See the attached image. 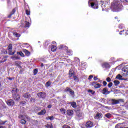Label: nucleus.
I'll return each mask as SVG.
<instances>
[{"label": "nucleus", "mask_w": 128, "mask_h": 128, "mask_svg": "<svg viewBox=\"0 0 128 128\" xmlns=\"http://www.w3.org/2000/svg\"><path fill=\"white\" fill-rule=\"evenodd\" d=\"M120 5L118 0H114V2L111 4V8L113 12H120Z\"/></svg>", "instance_id": "1"}, {"label": "nucleus", "mask_w": 128, "mask_h": 128, "mask_svg": "<svg viewBox=\"0 0 128 128\" xmlns=\"http://www.w3.org/2000/svg\"><path fill=\"white\" fill-rule=\"evenodd\" d=\"M88 4L89 6L94 10L98 8V2L96 0H89Z\"/></svg>", "instance_id": "2"}, {"label": "nucleus", "mask_w": 128, "mask_h": 128, "mask_svg": "<svg viewBox=\"0 0 128 128\" xmlns=\"http://www.w3.org/2000/svg\"><path fill=\"white\" fill-rule=\"evenodd\" d=\"M94 126V123L91 121L87 122L86 124H82V128H90Z\"/></svg>", "instance_id": "3"}, {"label": "nucleus", "mask_w": 128, "mask_h": 128, "mask_svg": "<svg viewBox=\"0 0 128 128\" xmlns=\"http://www.w3.org/2000/svg\"><path fill=\"white\" fill-rule=\"evenodd\" d=\"M100 92H102L103 94H108L110 92V91H108V88H103L102 90V89H99Z\"/></svg>", "instance_id": "4"}, {"label": "nucleus", "mask_w": 128, "mask_h": 128, "mask_svg": "<svg viewBox=\"0 0 128 128\" xmlns=\"http://www.w3.org/2000/svg\"><path fill=\"white\" fill-rule=\"evenodd\" d=\"M8 54L10 56H12L14 54V52H12V44H10L8 46Z\"/></svg>", "instance_id": "5"}, {"label": "nucleus", "mask_w": 128, "mask_h": 128, "mask_svg": "<svg viewBox=\"0 0 128 128\" xmlns=\"http://www.w3.org/2000/svg\"><path fill=\"white\" fill-rule=\"evenodd\" d=\"M8 106H14V102L12 100H10L6 101Z\"/></svg>", "instance_id": "6"}, {"label": "nucleus", "mask_w": 128, "mask_h": 128, "mask_svg": "<svg viewBox=\"0 0 128 128\" xmlns=\"http://www.w3.org/2000/svg\"><path fill=\"white\" fill-rule=\"evenodd\" d=\"M38 98H46V94L41 92L38 94Z\"/></svg>", "instance_id": "7"}, {"label": "nucleus", "mask_w": 128, "mask_h": 128, "mask_svg": "<svg viewBox=\"0 0 128 128\" xmlns=\"http://www.w3.org/2000/svg\"><path fill=\"white\" fill-rule=\"evenodd\" d=\"M92 86H94V88H100V86H102V85H100V84H96V82H93L92 83Z\"/></svg>", "instance_id": "8"}, {"label": "nucleus", "mask_w": 128, "mask_h": 128, "mask_svg": "<svg viewBox=\"0 0 128 128\" xmlns=\"http://www.w3.org/2000/svg\"><path fill=\"white\" fill-rule=\"evenodd\" d=\"M46 110H42L40 112H38V116H44V114H46Z\"/></svg>", "instance_id": "9"}, {"label": "nucleus", "mask_w": 128, "mask_h": 128, "mask_svg": "<svg viewBox=\"0 0 128 128\" xmlns=\"http://www.w3.org/2000/svg\"><path fill=\"white\" fill-rule=\"evenodd\" d=\"M102 66L105 68H110V66L108 63L103 64Z\"/></svg>", "instance_id": "10"}, {"label": "nucleus", "mask_w": 128, "mask_h": 128, "mask_svg": "<svg viewBox=\"0 0 128 128\" xmlns=\"http://www.w3.org/2000/svg\"><path fill=\"white\" fill-rule=\"evenodd\" d=\"M66 92H69L70 94H72V96L74 94V90H72L70 88H66Z\"/></svg>", "instance_id": "11"}, {"label": "nucleus", "mask_w": 128, "mask_h": 128, "mask_svg": "<svg viewBox=\"0 0 128 128\" xmlns=\"http://www.w3.org/2000/svg\"><path fill=\"white\" fill-rule=\"evenodd\" d=\"M66 114L68 116H72V114H74V111L72 110H68Z\"/></svg>", "instance_id": "12"}, {"label": "nucleus", "mask_w": 128, "mask_h": 128, "mask_svg": "<svg viewBox=\"0 0 128 128\" xmlns=\"http://www.w3.org/2000/svg\"><path fill=\"white\" fill-rule=\"evenodd\" d=\"M116 78H117V80H124V78H122V76L120 74L116 76Z\"/></svg>", "instance_id": "13"}, {"label": "nucleus", "mask_w": 128, "mask_h": 128, "mask_svg": "<svg viewBox=\"0 0 128 128\" xmlns=\"http://www.w3.org/2000/svg\"><path fill=\"white\" fill-rule=\"evenodd\" d=\"M72 108H76V103L74 102H70Z\"/></svg>", "instance_id": "14"}, {"label": "nucleus", "mask_w": 128, "mask_h": 128, "mask_svg": "<svg viewBox=\"0 0 128 128\" xmlns=\"http://www.w3.org/2000/svg\"><path fill=\"white\" fill-rule=\"evenodd\" d=\"M23 52H24L25 54H26V56H28L30 54V52L26 49L24 50Z\"/></svg>", "instance_id": "15"}, {"label": "nucleus", "mask_w": 128, "mask_h": 128, "mask_svg": "<svg viewBox=\"0 0 128 128\" xmlns=\"http://www.w3.org/2000/svg\"><path fill=\"white\" fill-rule=\"evenodd\" d=\"M8 56H4V58H2V60H0V62H4L6 61V58H8Z\"/></svg>", "instance_id": "16"}, {"label": "nucleus", "mask_w": 128, "mask_h": 128, "mask_svg": "<svg viewBox=\"0 0 128 128\" xmlns=\"http://www.w3.org/2000/svg\"><path fill=\"white\" fill-rule=\"evenodd\" d=\"M10 58H12V60H20V58H18V56L16 55L12 56Z\"/></svg>", "instance_id": "17"}, {"label": "nucleus", "mask_w": 128, "mask_h": 128, "mask_svg": "<svg viewBox=\"0 0 128 128\" xmlns=\"http://www.w3.org/2000/svg\"><path fill=\"white\" fill-rule=\"evenodd\" d=\"M102 118V114H100V113H98L96 116L94 117V118L96 119V118Z\"/></svg>", "instance_id": "18"}, {"label": "nucleus", "mask_w": 128, "mask_h": 128, "mask_svg": "<svg viewBox=\"0 0 128 128\" xmlns=\"http://www.w3.org/2000/svg\"><path fill=\"white\" fill-rule=\"evenodd\" d=\"M24 96L25 98H30V94L28 93H26L24 94Z\"/></svg>", "instance_id": "19"}, {"label": "nucleus", "mask_w": 128, "mask_h": 128, "mask_svg": "<svg viewBox=\"0 0 128 128\" xmlns=\"http://www.w3.org/2000/svg\"><path fill=\"white\" fill-rule=\"evenodd\" d=\"M60 112H62V114H66V110L64 108H61L60 109Z\"/></svg>", "instance_id": "20"}, {"label": "nucleus", "mask_w": 128, "mask_h": 128, "mask_svg": "<svg viewBox=\"0 0 128 128\" xmlns=\"http://www.w3.org/2000/svg\"><path fill=\"white\" fill-rule=\"evenodd\" d=\"M16 12V9H13L10 14L8 16V18H11L12 16Z\"/></svg>", "instance_id": "21"}, {"label": "nucleus", "mask_w": 128, "mask_h": 128, "mask_svg": "<svg viewBox=\"0 0 128 128\" xmlns=\"http://www.w3.org/2000/svg\"><path fill=\"white\" fill-rule=\"evenodd\" d=\"M52 52H56V46H52L51 48Z\"/></svg>", "instance_id": "22"}, {"label": "nucleus", "mask_w": 128, "mask_h": 128, "mask_svg": "<svg viewBox=\"0 0 128 128\" xmlns=\"http://www.w3.org/2000/svg\"><path fill=\"white\" fill-rule=\"evenodd\" d=\"M74 76V70H70L69 71V76Z\"/></svg>", "instance_id": "23"}, {"label": "nucleus", "mask_w": 128, "mask_h": 128, "mask_svg": "<svg viewBox=\"0 0 128 128\" xmlns=\"http://www.w3.org/2000/svg\"><path fill=\"white\" fill-rule=\"evenodd\" d=\"M114 86H118V84H120V81H118V80H115L114 81Z\"/></svg>", "instance_id": "24"}, {"label": "nucleus", "mask_w": 128, "mask_h": 128, "mask_svg": "<svg viewBox=\"0 0 128 128\" xmlns=\"http://www.w3.org/2000/svg\"><path fill=\"white\" fill-rule=\"evenodd\" d=\"M14 36L16 38H20V34H18L16 32L13 33Z\"/></svg>", "instance_id": "25"}, {"label": "nucleus", "mask_w": 128, "mask_h": 128, "mask_svg": "<svg viewBox=\"0 0 128 128\" xmlns=\"http://www.w3.org/2000/svg\"><path fill=\"white\" fill-rule=\"evenodd\" d=\"M105 116L108 118H112V114L108 113L105 115Z\"/></svg>", "instance_id": "26"}, {"label": "nucleus", "mask_w": 128, "mask_h": 128, "mask_svg": "<svg viewBox=\"0 0 128 128\" xmlns=\"http://www.w3.org/2000/svg\"><path fill=\"white\" fill-rule=\"evenodd\" d=\"M6 122H8V120H5V121L0 120V126H2Z\"/></svg>", "instance_id": "27"}, {"label": "nucleus", "mask_w": 128, "mask_h": 128, "mask_svg": "<svg viewBox=\"0 0 128 128\" xmlns=\"http://www.w3.org/2000/svg\"><path fill=\"white\" fill-rule=\"evenodd\" d=\"M54 116H48L47 118H46V120H54Z\"/></svg>", "instance_id": "28"}, {"label": "nucleus", "mask_w": 128, "mask_h": 128, "mask_svg": "<svg viewBox=\"0 0 128 128\" xmlns=\"http://www.w3.org/2000/svg\"><path fill=\"white\" fill-rule=\"evenodd\" d=\"M112 103L114 104H116L119 102L118 100H112Z\"/></svg>", "instance_id": "29"}, {"label": "nucleus", "mask_w": 128, "mask_h": 128, "mask_svg": "<svg viewBox=\"0 0 128 128\" xmlns=\"http://www.w3.org/2000/svg\"><path fill=\"white\" fill-rule=\"evenodd\" d=\"M20 95H17L16 98H14V99L15 100H20Z\"/></svg>", "instance_id": "30"}, {"label": "nucleus", "mask_w": 128, "mask_h": 128, "mask_svg": "<svg viewBox=\"0 0 128 128\" xmlns=\"http://www.w3.org/2000/svg\"><path fill=\"white\" fill-rule=\"evenodd\" d=\"M26 123V120H24V119L21 120L20 124H24Z\"/></svg>", "instance_id": "31"}, {"label": "nucleus", "mask_w": 128, "mask_h": 128, "mask_svg": "<svg viewBox=\"0 0 128 128\" xmlns=\"http://www.w3.org/2000/svg\"><path fill=\"white\" fill-rule=\"evenodd\" d=\"M30 26V22H25V28H28Z\"/></svg>", "instance_id": "32"}, {"label": "nucleus", "mask_w": 128, "mask_h": 128, "mask_svg": "<svg viewBox=\"0 0 128 128\" xmlns=\"http://www.w3.org/2000/svg\"><path fill=\"white\" fill-rule=\"evenodd\" d=\"M67 53L68 54V56H72V50H68Z\"/></svg>", "instance_id": "33"}, {"label": "nucleus", "mask_w": 128, "mask_h": 128, "mask_svg": "<svg viewBox=\"0 0 128 128\" xmlns=\"http://www.w3.org/2000/svg\"><path fill=\"white\" fill-rule=\"evenodd\" d=\"M122 126V124H117L115 128H120Z\"/></svg>", "instance_id": "34"}, {"label": "nucleus", "mask_w": 128, "mask_h": 128, "mask_svg": "<svg viewBox=\"0 0 128 128\" xmlns=\"http://www.w3.org/2000/svg\"><path fill=\"white\" fill-rule=\"evenodd\" d=\"M18 54H19L20 56H22V58H24V53H22V52H18Z\"/></svg>", "instance_id": "35"}, {"label": "nucleus", "mask_w": 128, "mask_h": 128, "mask_svg": "<svg viewBox=\"0 0 128 128\" xmlns=\"http://www.w3.org/2000/svg\"><path fill=\"white\" fill-rule=\"evenodd\" d=\"M46 128H53L52 124H48L46 125Z\"/></svg>", "instance_id": "36"}, {"label": "nucleus", "mask_w": 128, "mask_h": 128, "mask_svg": "<svg viewBox=\"0 0 128 128\" xmlns=\"http://www.w3.org/2000/svg\"><path fill=\"white\" fill-rule=\"evenodd\" d=\"M38 69L36 68L34 70V76H36V74H38Z\"/></svg>", "instance_id": "37"}, {"label": "nucleus", "mask_w": 128, "mask_h": 128, "mask_svg": "<svg viewBox=\"0 0 128 128\" xmlns=\"http://www.w3.org/2000/svg\"><path fill=\"white\" fill-rule=\"evenodd\" d=\"M50 86V82H46V86L48 88V86Z\"/></svg>", "instance_id": "38"}, {"label": "nucleus", "mask_w": 128, "mask_h": 128, "mask_svg": "<svg viewBox=\"0 0 128 128\" xmlns=\"http://www.w3.org/2000/svg\"><path fill=\"white\" fill-rule=\"evenodd\" d=\"M26 14H27V16H30V10H26Z\"/></svg>", "instance_id": "39"}, {"label": "nucleus", "mask_w": 128, "mask_h": 128, "mask_svg": "<svg viewBox=\"0 0 128 128\" xmlns=\"http://www.w3.org/2000/svg\"><path fill=\"white\" fill-rule=\"evenodd\" d=\"M112 82H110L108 84V88H112Z\"/></svg>", "instance_id": "40"}, {"label": "nucleus", "mask_w": 128, "mask_h": 128, "mask_svg": "<svg viewBox=\"0 0 128 128\" xmlns=\"http://www.w3.org/2000/svg\"><path fill=\"white\" fill-rule=\"evenodd\" d=\"M111 80H112L110 79V77L106 78V81L108 82H111Z\"/></svg>", "instance_id": "41"}, {"label": "nucleus", "mask_w": 128, "mask_h": 128, "mask_svg": "<svg viewBox=\"0 0 128 128\" xmlns=\"http://www.w3.org/2000/svg\"><path fill=\"white\" fill-rule=\"evenodd\" d=\"M62 128H70V126H68V125H64L63 126H62Z\"/></svg>", "instance_id": "42"}, {"label": "nucleus", "mask_w": 128, "mask_h": 128, "mask_svg": "<svg viewBox=\"0 0 128 128\" xmlns=\"http://www.w3.org/2000/svg\"><path fill=\"white\" fill-rule=\"evenodd\" d=\"M24 116H22V115H20L18 116V118H24Z\"/></svg>", "instance_id": "43"}, {"label": "nucleus", "mask_w": 128, "mask_h": 128, "mask_svg": "<svg viewBox=\"0 0 128 128\" xmlns=\"http://www.w3.org/2000/svg\"><path fill=\"white\" fill-rule=\"evenodd\" d=\"M123 26L122 24H120L118 26L119 28H120V29L122 28H124V26Z\"/></svg>", "instance_id": "44"}, {"label": "nucleus", "mask_w": 128, "mask_h": 128, "mask_svg": "<svg viewBox=\"0 0 128 128\" xmlns=\"http://www.w3.org/2000/svg\"><path fill=\"white\" fill-rule=\"evenodd\" d=\"M107 84L108 83L106 82V81L103 82V84L104 86H106Z\"/></svg>", "instance_id": "45"}, {"label": "nucleus", "mask_w": 128, "mask_h": 128, "mask_svg": "<svg viewBox=\"0 0 128 128\" xmlns=\"http://www.w3.org/2000/svg\"><path fill=\"white\" fill-rule=\"evenodd\" d=\"M92 78H94V76L90 75V76H89V78H88V80H92Z\"/></svg>", "instance_id": "46"}, {"label": "nucleus", "mask_w": 128, "mask_h": 128, "mask_svg": "<svg viewBox=\"0 0 128 128\" xmlns=\"http://www.w3.org/2000/svg\"><path fill=\"white\" fill-rule=\"evenodd\" d=\"M74 80H76V82H78V78H76V76H74Z\"/></svg>", "instance_id": "47"}, {"label": "nucleus", "mask_w": 128, "mask_h": 128, "mask_svg": "<svg viewBox=\"0 0 128 128\" xmlns=\"http://www.w3.org/2000/svg\"><path fill=\"white\" fill-rule=\"evenodd\" d=\"M122 76H128V72H126V73L122 74Z\"/></svg>", "instance_id": "48"}, {"label": "nucleus", "mask_w": 128, "mask_h": 128, "mask_svg": "<svg viewBox=\"0 0 128 128\" xmlns=\"http://www.w3.org/2000/svg\"><path fill=\"white\" fill-rule=\"evenodd\" d=\"M30 100L32 102H34L35 100L34 98H31Z\"/></svg>", "instance_id": "49"}, {"label": "nucleus", "mask_w": 128, "mask_h": 128, "mask_svg": "<svg viewBox=\"0 0 128 128\" xmlns=\"http://www.w3.org/2000/svg\"><path fill=\"white\" fill-rule=\"evenodd\" d=\"M94 80H98V77L94 76Z\"/></svg>", "instance_id": "50"}, {"label": "nucleus", "mask_w": 128, "mask_h": 128, "mask_svg": "<svg viewBox=\"0 0 128 128\" xmlns=\"http://www.w3.org/2000/svg\"><path fill=\"white\" fill-rule=\"evenodd\" d=\"M25 118H27L28 120H30V117H28V116H25Z\"/></svg>", "instance_id": "51"}, {"label": "nucleus", "mask_w": 128, "mask_h": 128, "mask_svg": "<svg viewBox=\"0 0 128 128\" xmlns=\"http://www.w3.org/2000/svg\"><path fill=\"white\" fill-rule=\"evenodd\" d=\"M124 32V30H122L120 31V34H122V32Z\"/></svg>", "instance_id": "52"}, {"label": "nucleus", "mask_w": 128, "mask_h": 128, "mask_svg": "<svg viewBox=\"0 0 128 128\" xmlns=\"http://www.w3.org/2000/svg\"><path fill=\"white\" fill-rule=\"evenodd\" d=\"M120 128H128V127L126 126H122Z\"/></svg>", "instance_id": "53"}, {"label": "nucleus", "mask_w": 128, "mask_h": 128, "mask_svg": "<svg viewBox=\"0 0 128 128\" xmlns=\"http://www.w3.org/2000/svg\"><path fill=\"white\" fill-rule=\"evenodd\" d=\"M123 72H126H126H128V70H126L125 69H124L123 70Z\"/></svg>", "instance_id": "54"}, {"label": "nucleus", "mask_w": 128, "mask_h": 128, "mask_svg": "<svg viewBox=\"0 0 128 128\" xmlns=\"http://www.w3.org/2000/svg\"><path fill=\"white\" fill-rule=\"evenodd\" d=\"M48 108H52V105L50 104L48 106Z\"/></svg>", "instance_id": "55"}, {"label": "nucleus", "mask_w": 128, "mask_h": 128, "mask_svg": "<svg viewBox=\"0 0 128 128\" xmlns=\"http://www.w3.org/2000/svg\"><path fill=\"white\" fill-rule=\"evenodd\" d=\"M8 78V80H12V78Z\"/></svg>", "instance_id": "56"}, {"label": "nucleus", "mask_w": 128, "mask_h": 128, "mask_svg": "<svg viewBox=\"0 0 128 128\" xmlns=\"http://www.w3.org/2000/svg\"><path fill=\"white\" fill-rule=\"evenodd\" d=\"M88 92H92V90H88Z\"/></svg>", "instance_id": "57"}, {"label": "nucleus", "mask_w": 128, "mask_h": 128, "mask_svg": "<svg viewBox=\"0 0 128 128\" xmlns=\"http://www.w3.org/2000/svg\"><path fill=\"white\" fill-rule=\"evenodd\" d=\"M21 104H26V102H22Z\"/></svg>", "instance_id": "58"}, {"label": "nucleus", "mask_w": 128, "mask_h": 128, "mask_svg": "<svg viewBox=\"0 0 128 128\" xmlns=\"http://www.w3.org/2000/svg\"><path fill=\"white\" fill-rule=\"evenodd\" d=\"M0 128H4V127L2 126H0Z\"/></svg>", "instance_id": "59"}, {"label": "nucleus", "mask_w": 128, "mask_h": 128, "mask_svg": "<svg viewBox=\"0 0 128 128\" xmlns=\"http://www.w3.org/2000/svg\"><path fill=\"white\" fill-rule=\"evenodd\" d=\"M41 66H44V64L42 63V64H41Z\"/></svg>", "instance_id": "60"}, {"label": "nucleus", "mask_w": 128, "mask_h": 128, "mask_svg": "<svg viewBox=\"0 0 128 128\" xmlns=\"http://www.w3.org/2000/svg\"><path fill=\"white\" fill-rule=\"evenodd\" d=\"M60 46H61V48H62L64 47V46L63 45H61Z\"/></svg>", "instance_id": "61"}, {"label": "nucleus", "mask_w": 128, "mask_h": 128, "mask_svg": "<svg viewBox=\"0 0 128 128\" xmlns=\"http://www.w3.org/2000/svg\"><path fill=\"white\" fill-rule=\"evenodd\" d=\"M118 18V16L115 17V19L116 20Z\"/></svg>", "instance_id": "62"}, {"label": "nucleus", "mask_w": 128, "mask_h": 128, "mask_svg": "<svg viewBox=\"0 0 128 128\" xmlns=\"http://www.w3.org/2000/svg\"><path fill=\"white\" fill-rule=\"evenodd\" d=\"M4 54H7L6 51H5Z\"/></svg>", "instance_id": "63"}, {"label": "nucleus", "mask_w": 128, "mask_h": 128, "mask_svg": "<svg viewBox=\"0 0 128 128\" xmlns=\"http://www.w3.org/2000/svg\"><path fill=\"white\" fill-rule=\"evenodd\" d=\"M127 2H128V0H126Z\"/></svg>", "instance_id": "64"}]
</instances>
